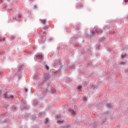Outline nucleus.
Segmentation results:
<instances>
[{"label": "nucleus", "instance_id": "1", "mask_svg": "<svg viewBox=\"0 0 128 128\" xmlns=\"http://www.w3.org/2000/svg\"><path fill=\"white\" fill-rule=\"evenodd\" d=\"M51 82H49L46 84L44 86V88L46 89V91L44 92V93H42V96H44L46 92H48V86L50 85Z\"/></svg>", "mask_w": 128, "mask_h": 128}, {"label": "nucleus", "instance_id": "2", "mask_svg": "<svg viewBox=\"0 0 128 128\" xmlns=\"http://www.w3.org/2000/svg\"><path fill=\"white\" fill-rule=\"evenodd\" d=\"M95 32H96V34H102V32H104L100 28H96L95 30Z\"/></svg>", "mask_w": 128, "mask_h": 128}, {"label": "nucleus", "instance_id": "3", "mask_svg": "<svg viewBox=\"0 0 128 128\" xmlns=\"http://www.w3.org/2000/svg\"><path fill=\"white\" fill-rule=\"evenodd\" d=\"M38 101L35 99L33 100V104L34 106H38Z\"/></svg>", "mask_w": 128, "mask_h": 128}, {"label": "nucleus", "instance_id": "4", "mask_svg": "<svg viewBox=\"0 0 128 128\" xmlns=\"http://www.w3.org/2000/svg\"><path fill=\"white\" fill-rule=\"evenodd\" d=\"M49 78H50V75L49 74H46V76L44 77V80H48Z\"/></svg>", "mask_w": 128, "mask_h": 128}, {"label": "nucleus", "instance_id": "5", "mask_svg": "<svg viewBox=\"0 0 128 128\" xmlns=\"http://www.w3.org/2000/svg\"><path fill=\"white\" fill-rule=\"evenodd\" d=\"M50 28V25L48 24V25L45 26L42 28V30H48V29Z\"/></svg>", "mask_w": 128, "mask_h": 128}, {"label": "nucleus", "instance_id": "6", "mask_svg": "<svg viewBox=\"0 0 128 128\" xmlns=\"http://www.w3.org/2000/svg\"><path fill=\"white\" fill-rule=\"evenodd\" d=\"M36 58H40V60H42V55L39 54L36 56Z\"/></svg>", "mask_w": 128, "mask_h": 128}, {"label": "nucleus", "instance_id": "7", "mask_svg": "<svg viewBox=\"0 0 128 128\" xmlns=\"http://www.w3.org/2000/svg\"><path fill=\"white\" fill-rule=\"evenodd\" d=\"M22 70V65H20L18 67L17 74H18V72H20V70Z\"/></svg>", "mask_w": 128, "mask_h": 128}, {"label": "nucleus", "instance_id": "8", "mask_svg": "<svg viewBox=\"0 0 128 128\" xmlns=\"http://www.w3.org/2000/svg\"><path fill=\"white\" fill-rule=\"evenodd\" d=\"M76 30H80V25L78 24L76 27Z\"/></svg>", "mask_w": 128, "mask_h": 128}, {"label": "nucleus", "instance_id": "9", "mask_svg": "<svg viewBox=\"0 0 128 128\" xmlns=\"http://www.w3.org/2000/svg\"><path fill=\"white\" fill-rule=\"evenodd\" d=\"M106 108H112V104L110 103L106 104Z\"/></svg>", "mask_w": 128, "mask_h": 128}, {"label": "nucleus", "instance_id": "10", "mask_svg": "<svg viewBox=\"0 0 128 128\" xmlns=\"http://www.w3.org/2000/svg\"><path fill=\"white\" fill-rule=\"evenodd\" d=\"M11 108L14 112H16V107L14 105L12 106Z\"/></svg>", "mask_w": 128, "mask_h": 128}, {"label": "nucleus", "instance_id": "11", "mask_svg": "<svg viewBox=\"0 0 128 128\" xmlns=\"http://www.w3.org/2000/svg\"><path fill=\"white\" fill-rule=\"evenodd\" d=\"M40 20L41 21L42 24H46V19H40Z\"/></svg>", "mask_w": 128, "mask_h": 128}, {"label": "nucleus", "instance_id": "12", "mask_svg": "<svg viewBox=\"0 0 128 128\" xmlns=\"http://www.w3.org/2000/svg\"><path fill=\"white\" fill-rule=\"evenodd\" d=\"M4 97L5 98H10V96H8V92H6L4 94Z\"/></svg>", "mask_w": 128, "mask_h": 128}, {"label": "nucleus", "instance_id": "13", "mask_svg": "<svg viewBox=\"0 0 128 128\" xmlns=\"http://www.w3.org/2000/svg\"><path fill=\"white\" fill-rule=\"evenodd\" d=\"M70 112H71V114H76V112H74V110L71 109L70 110Z\"/></svg>", "mask_w": 128, "mask_h": 128}, {"label": "nucleus", "instance_id": "14", "mask_svg": "<svg viewBox=\"0 0 128 128\" xmlns=\"http://www.w3.org/2000/svg\"><path fill=\"white\" fill-rule=\"evenodd\" d=\"M48 122V118H45V120L44 121V124H46Z\"/></svg>", "mask_w": 128, "mask_h": 128}, {"label": "nucleus", "instance_id": "15", "mask_svg": "<svg viewBox=\"0 0 128 128\" xmlns=\"http://www.w3.org/2000/svg\"><path fill=\"white\" fill-rule=\"evenodd\" d=\"M106 120V118H104L101 121V124H104V122Z\"/></svg>", "mask_w": 128, "mask_h": 128}, {"label": "nucleus", "instance_id": "16", "mask_svg": "<svg viewBox=\"0 0 128 128\" xmlns=\"http://www.w3.org/2000/svg\"><path fill=\"white\" fill-rule=\"evenodd\" d=\"M60 66L59 68L60 70H62V68L64 66H62V62H60Z\"/></svg>", "mask_w": 128, "mask_h": 128}, {"label": "nucleus", "instance_id": "17", "mask_svg": "<svg viewBox=\"0 0 128 128\" xmlns=\"http://www.w3.org/2000/svg\"><path fill=\"white\" fill-rule=\"evenodd\" d=\"M28 110V107L24 106L23 108H20V110Z\"/></svg>", "mask_w": 128, "mask_h": 128}, {"label": "nucleus", "instance_id": "18", "mask_svg": "<svg viewBox=\"0 0 128 128\" xmlns=\"http://www.w3.org/2000/svg\"><path fill=\"white\" fill-rule=\"evenodd\" d=\"M100 44H97V46H96V48L98 50H100Z\"/></svg>", "mask_w": 128, "mask_h": 128}, {"label": "nucleus", "instance_id": "19", "mask_svg": "<svg viewBox=\"0 0 128 128\" xmlns=\"http://www.w3.org/2000/svg\"><path fill=\"white\" fill-rule=\"evenodd\" d=\"M82 88V86H78V90H81Z\"/></svg>", "mask_w": 128, "mask_h": 128}, {"label": "nucleus", "instance_id": "20", "mask_svg": "<svg viewBox=\"0 0 128 128\" xmlns=\"http://www.w3.org/2000/svg\"><path fill=\"white\" fill-rule=\"evenodd\" d=\"M63 128H72V126L70 125H68V126H63Z\"/></svg>", "mask_w": 128, "mask_h": 128}, {"label": "nucleus", "instance_id": "21", "mask_svg": "<svg viewBox=\"0 0 128 128\" xmlns=\"http://www.w3.org/2000/svg\"><path fill=\"white\" fill-rule=\"evenodd\" d=\"M45 68H46V70H50V67L48 66V64L45 65Z\"/></svg>", "mask_w": 128, "mask_h": 128}, {"label": "nucleus", "instance_id": "22", "mask_svg": "<svg viewBox=\"0 0 128 128\" xmlns=\"http://www.w3.org/2000/svg\"><path fill=\"white\" fill-rule=\"evenodd\" d=\"M56 118H60L61 116L60 114H57L56 116Z\"/></svg>", "mask_w": 128, "mask_h": 128}, {"label": "nucleus", "instance_id": "23", "mask_svg": "<svg viewBox=\"0 0 128 128\" xmlns=\"http://www.w3.org/2000/svg\"><path fill=\"white\" fill-rule=\"evenodd\" d=\"M69 68H76V66L75 65H72L71 66H69Z\"/></svg>", "mask_w": 128, "mask_h": 128}, {"label": "nucleus", "instance_id": "24", "mask_svg": "<svg viewBox=\"0 0 128 128\" xmlns=\"http://www.w3.org/2000/svg\"><path fill=\"white\" fill-rule=\"evenodd\" d=\"M60 70H62L59 68L57 70H56V72L58 74V72H60Z\"/></svg>", "mask_w": 128, "mask_h": 128}, {"label": "nucleus", "instance_id": "25", "mask_svg": "<svg viewBox=\"0 0 128 128\" xmlns=\"http://www.w3.org/2000/svg\"><path fill=\"white\" fill-rule=\"evenodd\" d=\"M56 92V89H54V88L52 89V94H54Z\"/></svg>", "mask_w": 128, "mask_h": 128}, {"label": "nucleus", "instance_id": "26", "mask_svg": "<svg viewBox=\"0 0 128 128\" xmlns=\"http://www.w3.org/2000/svg\"><path fill=\"white\" fill-rule=\"evenodd\" d=\"M93 127L96 128V122H94L92 124Z\"/></svg>", "mask_w": 128, "mask_h": 128}, {"label": "nucleus", "instance_id": "27", "mask_svg": "<svg viewBox=\"0 0 128 128\" xmlns=\"http://www.w3.org/2000/svg\"><path fill=\"white\" fill-rule=\"evenodd\" d=\"M42 112H41L38 114V116H42Z\"/></svg>", "mask_w": 128, "mask_h": 128}, {"label": "nucleus", "instance_id": "28", "mask_svg": "<svg viewBox=\"0 0 128 128\" xmlns=\"http://www.w3.org/2000/svg\"><path fill=\"white\" fill-rule=\"evenodd\" d=\"M60 48H62V46H61L59 48H57V50L58 51L60 50Z\"/></svg>", "mask_w": 128, "mask_h": 128}, {"label": "nucleus", "instance_id": "29", "mask_svg": "<svg viewBox=\"0 0 128 128\" xmlns=\"http://www.w3.org/2000/svg\"><path fill=\"white\" fill-rule=\"evenodd\" d=\"M92 36H96V32H94V31H92Z\"/></svg>", "mask_w": 128, "mask_h": 128}, {"label": "nucleus", "instance_id": "30", "mask_svg": "<svg viewBox=\"0 0 128 128\" xmlns=\"http://www.w3.org/2000/svg\"><path fill=\"white\" fill-rule=\"evenodd\" d=\"M125 56H126V55H122L121 56V58H125Z\"/></svg>", "mask_w": 128, "mask_h": 128}, {"label": "nucleus", "instance_id": "31", "mask_svg": "<svg viewBox=\"0 0 128 128\" xmlns=\"http://www.w3.org/2000/svg\"><path fill=\"white\" fill-rule=\"evenodd\" d=\"M104 38H100V42H104Z\"/></svg>", "mask_w": 128, "mask_h": 128}, {"label": "nucleus", "instance_id": "32", "mask_svg": "<svg viewBox=\"0 0 128 128\" xmlns=\"http://www.w3.org/2000/svg\"><path fill=\"white\" fill-rule=\"evenodd\" d=\"M24 90L26 91V92H28V88H25Z\"/></svg>", "mask_w": 128, "mask_h": 128}, {"label": "nucleus", "instance_id": "33", "mask_svg": "<svg viewBox=\"0 0 128 128\" xmlns=\"http://www.w3.org/2000/svg\"><path fill=\"white\" fill-rule=\"evenodd\" d=\"M104 114H108V111L104 112Z\"/></svg>", "mask_w": 128, "mask_h": 128}, {"label": "nucleus", "instance_id": "34", "mask_svg": "<svg viewBox=\"0 0 128 128\" xmlns=\"http://www.w3.org/2000/svg\"><path fill=\"white\" fill-rule=\"evenodd\" d=\"M57 122H64V121H62L60 120H58Z\"/></svg>", "mask_w": 128, "mask_h": 128}, {"label": "nucleus", "instance_id": "35", "mask_svg": "<svg viewBox=\"0 0 128 128\" xmlns=\"http://www.w3.org/2000/svg\"><path fill=\"white\" fill-rule=\"evenodd\" d=\"M23 104H26V100H23Z\"/></svg>", "mask_w": 128, "mask_h": 128}, {"label": "nucleus", "instance_id": "36", "mask_svg": "<svg viewBox=\"0 0 128 128\" xmlns=\"http://www.w3.org/2000/svg\"><path fill=\"white\" fill-rule=\"evenodd\" d=\"M10 97L11 98H12V100H14V96L10 95Z\"/></svg>", "mask_w": 128, "mask_h": 128}, {"label": "nucleus", "instance_id": "37", "mask_svg": "<svg viewBox=\"0 0 128 128\" xmlns=\"http://www.w3.org/2000/svg\"><path fill=\"white\" fill-rule=\"evenodd\" d=\"M124 64V62H122L120 63V66H122V64Z\"/></svg>", "mask_w": 128, "mask_h": 128}, {"label": "nucleus", "instance_id": "38", "mask_svg": "<svg viewBox=\"0 0 128 128\" xmlns=\"http://www.w3.org/2000/svg\"><path fill=\"white\" fill-rule=\"evenodd\" d=\"M18 18H22V16L18 15Z\"/></svg>", "mask_w": 128, "mask_h": 128}, {"label": "nucleus", "instance_id": "39", "mask_svg": "<svg viewBox=\"0 0 128 128\" xmlns=\"http://www.w3.org/2000/svg\"><path fill=\"white\" fill-rule=\"evenodd\" d=\"M12 20H16V18H15V17H12Z\"/></svg>", "mask_w": 128, "mask_h": 128}, {"label": "nucleus", "instance_id": "40", "mask_svg": "<svg viewBox=\"0 0 128 128\" xmlns=\"http://www.w3.org/2000/svg\"><path fill=\"white\" fill-rule=\"evenodd\" d=\"M2 40L3 42H6V38H3Z\"/></svg>", "mask_w": 128, "mask_h": 128}, {"label": "nucleus", "instance_id": "41", "mask_svg": "<svg viewBox=\"0 0 128 128\" xmlns=\"http://www.w3.org/2000/svg\"><path fill=\"white\" fill-rule=\"evenodd\" d=\"M80 6H82V4H80V6H77L76 8H80Z\"/></svg>", "mask_w": 128, "mask_h": 128}, {"label": "nucleus", "instance_id": "42", "mask_svg": "<svg viewBox=\"0 0 128 128\" xmlns=\"http://www.w3.org/2000/svg\"><path fill=\"white\" fill-rule=\"evenodd\" d=\"M125 72H128V70L126 69L124 70Z\"/></svg>", "mask_w": 128, "mask_h": 128}, {"label": "nucleus", "instance_id": "43", "mask_svg": "<svg viewBox=\"0 0 128 128\" xmlns=\"http://www.w3.org/2000/svg\"><path fill=\"white\" fill-rule=\"evenodd\" d=\"M84 100H86V97H84L83 98Z\"/></svg>", "mask_w": 128, "mask_h": 128}, {"label": "nucleus", "instance_id": "44", "mask_svg": "<svg viewBox=\"0 0 128 128\" xmlns=\"http://www.w3.org/2000/svg\"><path fill=\"white\" fill-rule=\"evenodd\" d=\"M124 2H126H126H128V0H124Z\"/></svg>", "mask_w": 128, "mask_h": 128}, {"label": "nucleus", "instance_id": "45", "mask_svg": "<svg viewBox=\"0 0 128 128\" xmlns=\"http://www.w3.org/2000/svg\"><path fill=\"white\" fill-rule=\"evenodd\" d=\"M34 8H37L38 7L36 6V5H34Z\"/></svg>", "mask_w": 128, "mask_h": 128}, {"label": "nucleus", "instance_id": "46", "mask_svg": "<svg viewBox=\"0 0 128 128\" xmlns=\"http://www.w3.org/2000/svg\"><path fill=\"white\" fill-rule=\"evenodd\" d=\"M43 34H46V32H43Z\"/></svg>", "mask_w": 128, "mask_h": 128}, {"label": "nucleus", "instance_id": "47", "mask_svg": "<svg viewBox=\"0 0 128 128\" xmlns=\"http://www.w3.org/2000/svg\"><path fill=\"white\" fill-rule=\"evenodd\" d=\"M7 2H10V0H7Z\"/></svg>", "mask_w": 128, "mask_h": 128}, {"label": "nucleus", "instance_id": "48", "mask_svg": "<svg viewBox=\"0 0 128 128\" xmlns=\"http://www.w3.org/2000/svg\"><path fill=\"white\" fill-rule=\"evenodd\" d=\"M1 2H2V0H0V4Z\"/></svg>", "mask_w": 128, "mask_h": 128}, {"label": "nucleus", "instance_id": "49", "mask_svg": "<svg viewBox=\"0 0 128 128\" xmlns=\"http://www.w3.org/2000/svg\"><path fill=\"white\" fill-rule=\"evenodd\" d=\"M30 2H34V0H30Z\"/></svg>", "mask_w": 128, "mask_h": 128}, {"label": "nucleus", "instance_id": "50", "mask_svg": "<svg viewBox=\"0 0 128 128\" xmlns=\"http://www.w3.org/2000/svg\"><path fill=\"white\" fill-rule=\"evenodd\" d=\"M36 128H40V126H36Z\"/></svg>", "mask_w": 128, "mask_h": 128}, {"label": "nucleus", "instance_id": "51", "mask_svg": "<svg viewBox=\"0 0 128 128\" xmlns=\"http://www.w3.org/2000/svg\"><path fill=\"white\" fill-rule=\"evenodd\" d=\"M92 63H88V65L90 66V64H91Z\"/></svg>", "mask_w": 128, "mask_h": 128}, {"label": "nucleus", "instance_id": "52", "mask_svg": "<svg viewBox=\"0 0 128 128\" xmlns=\"http://www.w3.org/2000/svg\"><path fill=\"white\" fill-rule=\"evenodd\" d=\"M38 96H39V97H40V95H38Z\"/></svg>", "mask_w": 128, "mask_h": 128}, {"label": "nucleus", "instance_id": "53", "mask_svg": "<svg viewBox=\"0 0 128 128\" xmlns=\"http://www.w3.org/2000/svg\"><path fill=\"white\" fill-rule=\"evenodd\" d=\"M90 38H92V36H90Z\"/></svg>", "mask_w": 128, "mask_h": 128}, {"label": "nucleus", "instance_id": "54", "mask_svg": "<svg viewBox=\"0 0 128 128\" xmlns=\"http://www.w3.org/2000/svg\"><path fill=\"white\" fill-rule=\"evenodd\" d=\"M0 42H2V40H0Z\"/></svg>", "mask_w": 128, "mask_h": 128}, {"label": "nucleus", "instance_id": "55", "mask_svg": "<svg viewBox=\"0 0 128 128\" xmlns=\"http://www.w3.org/2000/svg\"><path fill=\"white\" fill-rule=\"evenodd\" d=\"M128 18V16H127Z\"/></svg>", "mask_w": 128, "mask_h": 128}]
</instances>
